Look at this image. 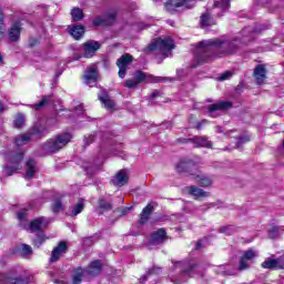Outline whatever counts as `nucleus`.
Returning a JSON list of instances; mask_svg holds the SVG:
<instances>
[{
    "instance_id": "9",
    "label": "nucleus",
    "mask_w": 284,
    "mask_h": 284,
    "mask_svg": "<svg viewBox=\"0 0 284 284\" xmlns=\"http://www.w3.org/2000/svg\"><path fill=\"white\" fill-rule=\"evenodd\" d=\"M133 79H129L124 81V88H136V85H139L140 83H143V81H145V79H148V74L141 70H136L133 73Z\"/></svg>"
},
{
    "instance_id": "50",
    "label": "nucleus",
    "mask_w": 284,
    "mask_h": 284,
    "mask_svg": "<svg viewBox=\"0 0 284 284\" xmlns=\"http://www.w3.org/2000/svg\"><path fill=\"white\" fill-rule=\"evenodd\" d=\"M97 136L94 135H89L88 138L84 139V145H92V143H94Z\"/></svg>"
},
{
    "instance_id": "52",
    "label": "nucleus",
    "mask_w": 284,
    "mask_h": 284,
    "mask_svg": "<svg viewBox=\"0 0 284 284\" xmlns=\"http://www.w3.org/2000/svg\"><path fill=\"white\" fill-rule=\"evenodd\" d=\"M118 68H119L118 74H119L120 79H125V72H128V69L124 67H118Z\"/></svg>"
},
{
    "instance_id": "29",
    "label": "nucleus",
    "mask_w": 284,
    "mask_h": 284,
    "mask_svg": "<svg viewBox=\"0 0 284 284\" xmlns=\"http://www.w3.org/2000/svg\"><path fill=\"white\" fill-rule=\"evenodd\" d=\"M83 274H85V270H83V267H81V266L75 267L73 270L72 283L73 284L83 283Z\"/></svg>"
},
{
    "instance_id": "31",
    "label": "nucleus",
    "mask_w": 284,
    "mask_h": 284,
    "mask_svg": "<svg viewBox=\"0 0 284 284\" xmlns=\"http://www.w3.org/2000/svg\"><path fill=\"white\" fill-rule=\"evenodd\" d=\"M52 95H42L41 101L32 105L33 110H36V112L43 110V108L50 103Z\"/></svg>"
},
{
    "instance_id": "15",
    "label": "nucleus",
    "mask_w": 284,
    "mask_h": 284,
    "mask_svg": "<svg viewBox=\"0 0 284 284\" xmlns=\"http://www.w3.org/2000/svg\"><path fill=\"white\" fill-rule=\"evenodd\" d=\"M130 181V178L128 176V173L125 170H120L113 180H111L112 185L115 187H123V185H128V182Z\"/></svg>"
},
{
    "instance_id": "3",
    "label": "nucleus",
    "mask_w": 284,
    "mask_h": 284,
    "mask_svg": "<svg viewBox=\"0 0 284 284\" xmlns=\"http://www.w3.org/2000/svg\"><path fill=\"white\" fill-rule=\"evenodd\" d=\"M175 48H176V44H174V40H172V38L170 37L164 39L156 38L154 41L149 43L145 51L154 52L159 50V52H162L163 54H165V52H172V50H174Z\"/></svg>"
},
{
    "instance_id": "40",
    "label": "nucleus",
    "mask_w": 284,
    "mask_h": 284,
    "mask_svg": "<svg viewBox=\"0 0 284 284\" xmlns=\"http://www.w3.org/2000/svg\"><path fill=\"white\" fill-rule=\"evenodd\" d=\"M215 8H221V10H230V0H219L214 2Z\"/></svg>"
},
{
    "instance_id": "28",
    "label": "nucleus",
    "mask_w": 284,
    "mask_h": 284,
    "mask_svg": "<svg viewBox=\"0 0 284 284\" xmlns=\"http://www.w3.org/2000/svg\"><path fill=\"white\" fill-rule=\"evenodd\" d=\"M98 210H100V214H105V212H112V210H114V206L111 202H106L103 197H99Z\"/></svg>"
},
{
    "instance_id": "12",
    "label": "nucleus",
    "mask_w": 284,
    "mask_h": 284,
    "mask_svg": "<svg viewBox=\"0 0 284 284\" xmlns=\"http://www.w3.org/2000/svg\"><path fill=\"white\" fill-rule=\"evenodd\" d=\"M150 241L153 245H161L168 241V231L165 229H159L158 231L151 233Z\"/></svg>"
},
{
    "instance_id": "61",
    "label": "nucleus",
    "mask_w": 284,
    "mask_h": 284,
    "mask_svg": "<svg viewBox=\"0 0 284 284\" xmlns=\"http://www.w3.org/2000/svg\"><path fill=\"white\" fill-rule=\"evenodd\" d=\"M175 168H179V164H175Z\"/></svg>"
},
{
    "instance_id": "60",
    "label": "nucleus",
    "mask_w": 284,
    "mask_h": 284,
    "mask_svg": "<svg viewBox=\"0 0 284 284\" xmlns=\"http://www.w3.org/2000/svg\"><path fill=\"white\" fill-rule=\"evenodd\" d=\"M196 128H197V130H201V123H199V124L196 125Z\"/></svg>"
},
{
    "instance_id": "30",
    "label": "nucleus",
    "mask_w": 284,
    "mask_h": 284,
    "mask_svg": "<svg viewBox=\"0 0 284 284\" xmlns=\"http://www.w3.org/2000/svg\"><path fill=\"white\" fill-rule=\"evenodd\" d=\"M200 23L202 28H207L210 26H216V21H214V18L210 16V13H203L200 19Z\"/></svg>"
},
{
    "instance_id": "56",
    "label": "nucleus",
    "mask_w": 284,
    "mask_h": 284,
    "mask_svg": "<svg viewBox=\"0 0 284 284\" xmlns=\"http://www.w3.org/2000/svg\"><path fill=\"white\" fill-rule=\"evenodd\" d=\"M0 112H6V105H3V101L0 100Z\"/></svg>"
},
{
    "instance_id": "35",
    "label": "nucleus",
    "mask_w": 284,
    "mask_h": 284,
    "mask_svg": "<svg viewBox=\"0 0 284 284\" xmlns=\"http://www.w3.org/2000/svg\"><path fill=\"white\" fill-rule=\"evenodd\" d=\"M71 17L72 21H83V17H85V14L81 8L75 7L71 10Z\"/></svg>"
},
{
    "instance_id": "16",
    "label": "nucleus",
    "mask_w": 284,
    "mask_h": 284,
    "mask_svg": "<svg viewBox=\"0 0 284 284\" xmlns=\"http://www.w3.org/2000/svg\"><path fill=\"white\" fill-rule=\"evenodd\" d=\"M233 103L231 101H220L215 104H211L207 106V110L211 114V116H214V113L216 111H225V110H230L231 108H233Z\"/></svg>"
},
{
    "instance_id": "26",
    "label": "nucleus",
    "mask_w": 284,
    "mask_h": 284,
    "mask_svg": "<svg viewBox=\"0 0 284 284\" xmlns=\"http://www.w3.org/2000/svg\"><path fill=\"white\" fill-rule=\"evenodd\" d=\"M134 61V57L130 53H124L122 54L118 60H116V65L118 68H126Z\"/></svg>"
},
{
    "instance_id": "7",
    "label": "nucleus",
    "mask_w": 284,
    "mask_h": 284,
    "mask_svg": "<svg viewBox=\"0 0 284 284\" xmlns=\"http://www.w3.org/2000/svg\"><path fill=\"white\" fill-rule=\"evenodd\" d=\"M83 57L84 59H92L99 50H101V43L95 40H89L82 43Z\"/></svg>"
},
{
    "instance_id": "57",
    "label": "nucleus",
    "mask_w": 284,
    "mask_h": 284,
    "mask_svg": "<svg viewBox=\"0 0 284 284\" xmlns=\"http://www.w3.org/2000/svg\"><path fill=\"white\" fill-rule=\"evenodd\" d=\"M185 168L190 171L192 170V162L186 163Z\"/></svg>"
},
{
    "instance_id": "47",
    "label": "nucleus",
    "mask_w": 284,
    "mask_h": 284,
    "mask_svg": "<svg viewBox=\"0 0 284 284\" xmlns=\"http://www.w3.org/2000/svg\"><path fill=\"white\" fill-rule=\"evenodd\" d=\"M280 227L278 226H274L270 232H268V236L270 239H278V232H280Z\"/></svg>"
},
{
    "instance_id": "10",
    "label": "nucleus",
    "mask_w": 284,
    "mask_h": 284,
    "mask_svg": "<svg viewBox=\"0 0 284 284\" xmlns=\"http://www.w3.org/2000/svg\"><path fill=\"white\" fill-rule=\"evenodd\" d=\"M85 85H91V83H97L99 81V70L94 67H88L82 75Z\"/></svg>"
},
{
    "instance_id": "14",
    "label": "nucleus",
    "mask_w": 284,
    "mask_h": 284,
    "mask_svg": "<svg viewBox=\"0 0 284 284\" xmlns=\"http://www.w3.org/2000/svg\"><path fill=\"white\" fill-rule=\"evenodd\" d=\"M152 214H154V205H152V203H148L139 215V225H145L148 221H150V216H152Z\"/></svg>"
},
{
    "instance_id": "33",
    "label": "nucleus",
    "mask_w": 284,
    "mask_h": 284,
    "mask_svg": "<svg viewBox=\"0 0 284 284\" xmlns=\"http://www.w3.org/2000/svg\"><path fill=\"white\" fill-rule=\"evenodd\" d=\"M164 8H166L168 12L174 14V12H179V0H166L164 3Z\"/></svg>"
},
{
    "instance_id": "11",
    "label": "nucleus",
    "mask_w": 284,
    "mask_h": 284,
    "mask_svg": "<svg viewBox=\"0 0 284 284\" xmlns=\"http://www.w3.org/2000/svg\"><path fill=\"white\" fill-rule=\"evenodd\" d=\"M262 267L264 270H284V258L278 257L274 260L268 257L262 263Z\"/></svg>"
},
{
    "instance_id": "39",
    "label": "nucleus",
    "mask_w": 284,
    "mask_h": 284,
    "mask_svg": "<svg viewBox=\"0 0 284 284\" xmlns=\"http://www.w3.org/2000/svg\"><path fill=\"white\" fill-rule=\"evenodd\" d=\"M150 78L152 79L153 83H168V81H170V83H172V82L175 81L174 78H168V77H152V75H150Z\"/></svg>"
},
{
    "instance_id": "13",
    "label": "nucleus",
    "mask_w": 284,
    "mask_h": 284,
    "mask_svg": "<svg viewBox=\"0 0 284 284\" xmlns=\"http://www.w3.org/2000/svg\"><path fill=\"white\" fill-rule=\"evenodd\" d=\"M84 272L89 276H99V274L103 272V263L101 262V260H94L87 266Z\"/></svg>"
},
{
    "instance_id": "8",
    "label": "nucleus",
    "mask_w": 284,
    "mask_h": 284,
    "mask_svg": "<svg viewBox=\"0 0 284 284\" xmlns=\"http://www.w3.org/2000/svg\"><path fill=\"white\" fill-rule=\"evenodd\" d=\"M70 250V246L68 245V242L60 241L58 242V245L53 247L51 252V256L49 258L50 263H57V261H60L62 254H68V251Z\"/></svg>"
},
{
    "instance_id": "27",
    "label": "nucleus",
    "mask_w": 284,
    "mask_h": 284,
    "mask_svg": "<svg viewBox=\"0 0 284 284\" xmlns=\"http://www.w3.org/2000/svg\"><path fill=\"white\" fill-rule=\"evenodd\" d=\"M98 99L106 110H114L116 103L114 102V100L110 99V95H108V93L99 95Z\"/></svg>"
},
{
    "instance_id": "53",
    "label": "nucleus",
    "mask_w": 284,
    "mask_h": 284,
    "mask_svg": "<svg viewBox=\"0 0 284 284\" xmlns=\"http://www.w3.org/2000/svg\"><path fill=\"white\" fill-rule=\"evenodd\" d=\"M132 212V206L123 207L121 210V216H125L126 214H130Z\"/></svg>"
},
{
    "instance_id": "58",
    "label": "nucleus",
    "mask_w": 284,
    "mask_h": 284,
    "mask_svg": "<svg viewBox=\"0 0 284 284\" xmlns=\"http://www.w3.org/2000/svg\"><path fill=\"white\" fill-rule=\"evenodd\" d=\"M195 250H201V241H199L195 245Z\"/></svg>"
},
{
    "instance_id": "23",
    "label": "nucleus",
    "mask_w": 284,
    "mask_h": 284,
    "mask_svg": "<svg viewBox=\"0 0 284 284\" xmlns=\"http://www.w3.org/2000/svg\"><path fill=\"white\" fill-rule=\"evenodd\" d=\"M182 193L191 194V196H195V199H201V196H207V193L196 186H186L182 190Z\"/></svg>"
},
{
    "instance_id": "37",
    "label": "nucleus",
    "mask_w": 284,
    "mask_h": 284,
    "mask_svg": "<svg viewBox=\"0 0 284 284\" xmlns=\"http://www.w3.org/2000/svg\"><path fill=\"white\" fill-rule=\"evenodd\" d=\"M83 210H85V204L83 202H78L71 211V216H79Z\"/></svg>"
},
{
    "instance_id": "43",
    "label": "nucleus",
    "mask_w": 284,
    "mask_h": 284,
    "mask_svg": "<svg viewBox=\"0 0 284 284\" xmlns=\"http://www.w3.org/2000/svg\"><path fill=\"white\" fill-rule=\"evenodd\" d=\"M45 235L44 234H38L36 239L33 240V245L36 247H41L45 243Z\"/></svg>"
},
{
    "instance_id": "41",
    "label": "nucleus",
    "mask_w": 284,
    "mask_h": 284,
    "mask_svg": "<svg viewBox=\"0 0 284 284\" xmlns=\"http://www.w3.org/2000/svg\"><path fill=\"white\" fill-rule=\"evenodd\" d=\"M194 6V0H180L179 2V8H184L185 10H191Z\"/></svg>"
},
{
    "instance_id": "5",
    "label": "nucleus",
    "mask_w": 284,
    "mask_h": 284,
    "mask_svg": "<svg viewBox=\"0 0 284 284\" xmlns=\"http://www.w3.org/2000/svg\"><path fill=\"white\" fill-rule=\"evenodd\" d=\"M0 284H30L28 276H17V271L0 274Z\"/></svg>"
},
{
    "instance_id": "32",
    "label": "nucleus",
    "mask_w": 284,
    "mask_h": 284,
    "mask_svg": "<svg viewBox=\"0 0 284 284\" xmlns=\"http://www.w3.org/2000/svg\"><path fill=\"white\" fill-rule=\"evenodd\" d=\"M193 143H195L196 148H212V142L203 136L193 138Z\"/></svg>"
},
{
    "instance_id": "1",
    "label": "nucleus",
    "mask_w": 284,
    "mask_h": 284,
    "mask_svg": "<svg viewBox=\"0 0 284 284\" xmlns=\"http://www.w3.org/2000/svg\"><path fill=\"white\" fill-rule=\"evenodd\" d=\"M229 48L230 42L221 39L202 41L196 48L195 59L199 63H206L212 59H221V57L232 54V51L227 50Z\"/></svg>"
},
{
    "instance_id": "44",
    "label": "nucleus",
    "mask_w": 284,
    "mask_h": 284,
    "mask_svg": "<svg viewBox=\"0 0 284 284\" xmlns=\"http://www.w3.org/2000/svg\"><path fill=\"white\" fill-rule=\"evenodd\" d=\"M220 232H222V234H229V235H231V234H234V232H236V229H235L234 226H232V225L222 226V227L220 229Z\"/></svg>"
},
{
    "instance_id": "4",
    "label": "nucleus",
    "mask_w": 284,
    "mask_h": 284,
    "mask_svg": "<svg viewBox=\"0 0 284 284\" xmlns=\"http://www.w3.org/2000/svg\"><path fill=\"white\" fill-rule=\"evenodd\" d=\"M26 159V153L18 152L10 156L9 164L3 166V170L7 172V176H12L17 174L20 170H23V160Z\"/></svg>"
},
{
    "instance_id": "48",
    "label": "nucleus",
    "mask_w": 284,
    "mask_h": 284,
    "mask_svg": "<svg viewBox=\"0 0 284 284\" xmlns=\"http://www.w3.org/2000/svg\"><path fill=\"white\" fill-rule=\"evenodd\" d=\"M3 21H4V16L3 11L0 9V41L3 39Z\"/></svg>"
},
{
    "instance_id": "17",
    "label": "nucleus",
    "mask_w": 284,
    "mask_h": 284,
    "mask_svg": "<svg viewBox=\"0 0 284 284\" xmlns=\"http://www.w3.org/2000/svg\"><path fill=\"white\" fill-rule=\"evenodd\" d=\"M257 254L254 250H247L244 252L242 258L240 260V270H247L250 267L248 261H254Z\"/></svg>"
},
{
    "instance_id": "2",
    "label": "nucleus",
    "mask_w": 284,
    "mask_h": 284,
    "mask_svg": "<svg viewBox=\"0 0 284 284\" xmlns=\"http://www.w3.org/2000/svg\"><path fill=\"white\" fill-rule=\"evenodd\" d=\"M72 141V133L70 132H62L57 134L53 139H48L41 146L42 152L52 156V154H57L61 152L63 148L68 145Z\"/></svg>"
},
{
    "instance_id": "54",
    "label": "nucleus",
    "mask_w": 284,
    "mask_h": 284,
    "mask_svg": "<svg viewBox=\"0 0 284 284\" xmlns=\"http://www.w3.org/2000/svg\"><path fill=\"white\" fill-rule=\"evenodd\" d=\"M159 97H161V92H160L159 90L152 91V93H151V99H156V98H159Z\"/></svg>"
},
{
    "instance_id": "25",
    "label": "nucleus",
    "mask_w": 284,
    "mask_h": 284,
    "mask_svg": "<svg viewBox=\"0 0 284 284\" xmlns=\"http://www.w3.org/2000/svg\"><path fill=\"white\" fill-rule=\"evenodd\" d=\"M70 34L75 39V41H80L85 34V27L81 24H75L71 28Z\"/></svg>"
},
{
    "instance_id": "49",
    "label": "nucleus",
    "mask_w": 284,
    "mask_h": 284,
    "mask_svg": "<svg viewBox=\"0 0 284 284\" xmlns=\"http://www.w3.org/2000/svg\"><path fill=\"white\" fill-rule=\"evenodd\" d=\"M233 74L232 71H226L220 75L219 81H227V79H232Z\"/></svg>"
},
{
    "instance_id": "42",
    "label": "nucleus",
    "mask_w": 284,
    "mask_h": 284,
    "mask_svg": "<svg viewBox=\"0 0 284 284\" xmlns=\"http://www.w3.org/2000/svg\"><path fill=\"white\" fill-rule=\"evenodd\" d=\"M51 210L53 214H59V212L63 210V202H61V200H55L54 203L51 205Z\"/></svg>"
},
{
    "instance_id": "51",
    "label": "nucleus",
    "mask_w": 284,
    "mask_h": 284,
    "mask_svg": "<svg viewBox=\"0 0 284 284\" xmlns=\"http://www.w3.org/2000/svg\"><path fill=\"white\" fill-rule=\"evenodd\" d=\"M37 45H39V39L30 38L29 39V48H37Z\"/></svg>"
},
{
    "instance_id": "21",
    "label": "nucleus",
    "mask_w": 284,
    "mask_h": 284,
    "mask_svg": "<svg viewBox=\"0 0 284 284\" xmlns=\"http://www.w3.org/2000/svg\"><path fill=\"white\" fill-rule=\"evenodd\" d=\"M191 176H193V180L196 181L199 185H202V187H210V185H212V180L201 174V172L191 173Z\"/></svg>"
},
{
    "instance_id": "38",
    "label": "nucleus",
    "mask_w": 284,
    "mask_h": 284,
    "mask_svg": "<svg viewBox=\"0 0 284 284\" xmlns=\"http://www.w3.org/2000/svg\"><path fill=\"white\" fill-rule=\"evenodd\" d=\"M28 212H30V209L24 207L21 211L17 212V219L20 221V223H26L28 221Z\"/></svg>"
},
{
    "instance_id": "24",
    "label": "nucleus",
    "mask_w": 284,
    "mask_h": 284,
    "mask_svg": "<svg viewBox=\"0 0 284 284\" xmlns=\"http://www.w3.org/2000/svg\"><path fill=\"white\" fill-rule=\"evenodd\" d=\"M32 139L28 133H22L13 138V143L16 148H23V145H28Z\"/></svg>"
},
{
    "instance_id": "59",
    "label": "nucleus",
    "mask_w": 284,
    "mask_h": 284,
    "mask_svg": "<svg viewBox=\"0 0 284 284\" xmlns=\"http://www.w3.org/2000/svg\"><path fill=\"white\" fill-rule=\"evenodd\" d=\"M183 170V162H180V172Z\"/></svg>"
},
{
    "instance_id": "45",
    "label": "nucleus",
    "mask_w": 284,
    "mask_h": 284,
    "mask_svg": "<svg viewBox=\"0 0 284 284\" xmlns=\"http://www.w3.org/2000/svg\"><path fill=\"white\" fill-rule=\"evenodd\" d=\"M148 276H156L161 274V267L153 266L146 271Z\"/></svg>"
},
{
    "instance_id": "19",
    "label": "nucleus",
    "mask_w": 284,
    "mask_h": 284,
    "mask_svg": "<svg viewBox=\"0 0 284 284\" xmlns=\"http://www.w3.org/2000/svg\"><path fill=\"white\" fill-rule=\"evenodd\" d=\"M37 174V161H34V159H29L26 162V179H28V181L34 179V175Z\"/></svg>"
},
{
    "instance_id": "36",
    "label": "nucleus",
    "mask_w": 284,
    "mask_h": 284,
    "mask_svg": "<svg viewBox=\"0 0 284 284\" xmlns=\"http://www.w3.org/2000/svg\"><path fill=\"white\" fill-rule=\"evenodd\" d=\"M14 128H23L26 125V115L23 113H18L13 120Z\"/></svg>"
},
{
    "instance_id": "6",
    "label": "nucleus",
    "mask_w": 284,
    "mask_h": 284,
    "mask_svg": "<svg viewBox=\"0 0 284 284\" xmlns=\"http://www.w3.org/2000/svg\"><path fill=\"white\" fill-rule=\"evenodd\" d=\"M116 11L106 13L105 16H98L92 20L94 28L112 26L116 21Z\"/></svg>"
},
{
    "instance_id": "18",
    "label": "nucleus",
    "mask_w": 284,
    "mask_h": 284,
    "mask_svg": "<svg viewBox=\"0 0 284 284\" xmlns=\"http://www.w3.org/2000/svg\"><path fill=\"white\" fill-rule=\"evenodd\" d=\"M21 39V23L14 22L9 29V41L11 43H17Z\"/></svg>"
},
{
    "instance_id": "55",
    "label": "nucleus",
    "mask_w": 284,
    "mask_h": 284,
    "mask_svg": "<svg viewBox=\"0 0 284 284\" xmlns=\"http://www.w3.org/2000/svg\"><path fill=\"white\" fill-rule=\"evenodd\" d=\"M148 274H145V275H142L141 277H140V283L141 284H145V283H148Z\"/></svg>"
},
{
    "instance_id": "46",
    "label": "nucleus",
    "mask_w": 284,
    "mask_h": 284,
    "mask_svg": "<svg viewBox=\"0 0 284 284\" xmlns=\"http://www.w3.org/2000/svg\"><path fill=\"white\" fill-rule=\"evenodd\" d=\"M22 254L23 256H30V254H32V247L28 244H22Z\"/></svg>"
},
{
    "instance_id": "22",
    "label": "nucleus",
    "mask_w": 284,
    "mask_h": 284,
    "mask_svg": "<svg viewBox=\"0 0 284 284\" xmlns=\"http://www.w3.org/2000/svg\"><path fill=\"white\" fill-rule=\"evenodd\" d=\"M266 70H265V65L263 64H258L255 70H254V77H255V80H256V83L258 85H262V83H264L266 77Z\"/></svg>"
},
{
    "instance_id": "34",
    "label": "nucleus",
    "mask_w": 284,
    "mask_h": 284,
    "mask_svg": "<svg viewBox=\"0 0 284 284\" xmlns=\"http://www.w3.org/2000/svg\"><path fill=\"white\" fill-rule=\"evenodd\" d=\"M44 132H45V128L39 124H36L31 128V131L28 132L27 134H29L30 139H32V136H40V138L43 136Z\"/></svg>"
},
{
    "instance_id": "20",
    "label": "nucleus",
    "mask_w": 284,
    "mask_h": 284,
    "mask_svg": "<svg viewBox=\"0 0 284 284\" xmlns=\"http://www.w3.org/2000/svg\"><path fill=\"white\" fill-rule=\"evenodd\" d=\"M43 223H45V217L43 216L32 220L29 223V232H31V234H34V232H43Z\"/></svg>"
}]
</instances>
